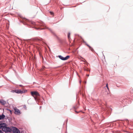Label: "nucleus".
<instances>
[{"mask_svg": "<svg viewBox=\"0 0 133 133\" xmlns=\"http://www.w3.org/2000/svg\"><path fill=\"white\" fill-rule=\"evenodd\" d=\"M39 26L41 27V26H43V27H44V28H41V29H46V28H47V27L45 25L44 23H42L40 24L39 25Z\"/></svg>", "mask_w": 133, "mask_h": 133, "instance_id": "6e6552de", "label": "nucleus"}, {"mask_svg": "<svg viewBox=\"0 0 133 133\" xmlns=\"http://www.w3.org/2000/svg\"><path fill=\"white\" fill-rule=\"evenodd\" d=\"M18 92H19V94H22L24 92L23 91H22L20 89L18 90Z\"/></svg>", "mask_w": 133, "mask_h": 133, "instance_id": "ddd939ff", "label": "nucleus"}, {"mask_svg": "<svg viewBox=\"0 0 133 133\" xmlns=\"http://www.w3.org/2000/svg\"><path fill=\"white\" fill-rule=\"evenodd\" d=\"M84 70L85 71H90V70H89L88 68H87V69H85V68H84Z\"/></svg>", "mask_w": 133, "mask_h": 133, "instance_id": "2eb2a0df", "label": "nucleus"}, {"mask_svg": "<svg viewBox=\"0 0 133 133\" xmlns=\"http://www.w3.org/2000/svg\"><path fill=\"white\" fill-rule=\"evenodd\" d=\"M9 110L10 111V112H12V111L11 110Z\"/></svg>", "mask_w": 133, "mask_h": 133, "instance_id": "aec40b11", "label": "nucleus"}, {"mask_svg": "<svg viewBox=\"0 0 133 133\" xmlns=\"http://www.w3.org/2000/svg\"><path fill=\"white\" fill-rule=\"evenodd\" d=\"M87 76H89V74H87Z\"/></svg>", "mask_w": 133, "mask_h": 133, "instance_id": "412c9836", "label": "nucleus"}, {"mask_svg": "<svg viewBox=\"0 0 133 133\" xmlns=\"http://www.w3.org/2000/svg\"><path fill=\"white\" fill-rule=\"evenodd\" d=\"M59 58L62 60L65 61L67 60L70 57V56L68 55L66 57H63L61 55H59L58 56Z\"/></svg>", "mask_w": 133, "mask_h": 133, "instance_id": "7ed1b4c3", "label": "nucleus"}, {"mask_svg": "<svg viewBox=\"0 0 133 133\" xmlns=\"http://www.w3.org/2000/svg\"><path fill=\"white\" fill-rule=\"evenodd\" d=\"M106 87H107V88L108 89V90H107V94H108V93H109V88H108V84H106Z\"/></svg>", "mask_w": 133, "mask_h": 133, "instance_id": "f8f14e48", "label": "nucleus"}, {"mask_svg": "<svg viewBox=\"0 0 133 133\" xmlns=\"http://www.w3.org/2000/svg\"><path fill=\"white\" fill-rule=\"evenodd\" d=\"M31 94L32 96L34 97L35 99L36 100L37 99L36 97L39 96V93L36 91H31Z\"/></svg>", "mask_w": 133, "mask_h": 133, "instance_id": "f03ea898", "label": "nucleus"}, {"mask_svg": "<svg viewBox=\"0 0 133 133\" xmlns=\"http://www.w3.org/2000/svg\"><path fill=\"white\" fill-rule=\"evenodd\" d=\"M50 14L53 16H54V12H52L50 11Z\"/></svg>", "mask_w": 133, "mask_h": 133, "instance_id": "dca6fc26", "label": "nucleus"}, {"mask_svg": "<svg viewBox=\"0 0 133 133\" xmlns=\"http://www.w3.org/2000/svg\"><path fill=\"white\" fill-rule=\"evenodd\" d=\"M4 126L3 128L2 131L5 132H10L12 131V129L9 127H7L6 124L5 123Z\"/></svg>", "mask_w": 133, "mask_h": 133, "instance_id": "f257e3e1", "label": "nucleus"}, {"mask_svg": "<svg viewBox=\"0 0 133 133\" xmlns=\"http://www.w3.org/2000/svg\"><path fill=\"white\" fill-rule=\"evenodd\" d=\"M40 29V28H38L37 29Z\"/></svg>", "mask_w": 133, "mask_h": 133, "instance_id": "4be33fe9", "label": "nucleus"}, {"mask_svg": "<svg viewBox=\"0 0 133 133\" xmlns=\"http://www.w3.org/2000/svg\"><path fill=\"white\" fill-rule=\"evenodd\" d=\"M0 133H4V132L0 130Z\"/></svg>", "mask_w": 133, "mask_h": 133, "instance_id": "a211bd4d", "label": "nucleus"}, {"mask_svg": "<svg viewBox=\"0 0 133 133\" xmlns=\"http://www.w3.org/2000/svg\"><path fill=\"white\" fill-rule=\"evenodd\" d=\"M41 106H40V108H41Z\"/></svg>", "mask_w": 133, "mask_h": 133, "instance_id": "b1692460", "label": "nucleus"}, {"mask_svg": "<svg viewBox=\"0 0 133 133\" xmlns=\"http://www.w3.org/2000/svg\"><path fill=\"white\" fill-rule=\"evenodd\" d=\"M74 108L75 109H77L78 108V107H74Z\"/></svg>", "mask_w": 133, "mask_h": 133, "instance_id": "f3484780", "label": "nucleus"}, {"mask_svg": "<svg viewBox=\"0 0 133 133\" xmlns=\"http://www.w3.org/2000/svg\"><path fill=\"white\" fill-rule=\"evenodd\" d=\"M19 86H20V87H22L23 86V85H19Z\"/></svg>", "mask_w": 133, "mask_h": 133, "instance_id": "6ab92c4d", "label": "nucleus"}, {"mask_svg": "<svg viewBox=\"0 0 133 133\" xmlns=\"http://www.w3.org/2000/svg\"><path fill=\"white\" fill-rule=\"evenodd\" d=\"M18 89H15L12 90L11 92L13 93L15 92L17 94H19V92H18Z\"/></svg>", "mask_w": 133, "mask_h": 133, "instance_id": "9d476101", "label": "nucleus"}, {"mask_svg": "<svg viewBox=\"0 0 133 133\" xmlns=\"http://www.w3.org/2000/svg\"><path fill=\"white\" fill-rule=\"evenodd\" d=\"M83 42L84 43H85V44L87 46H88L90 49L93 52H95V51L94 50V49L92 48L91 47V46H90L86 42H85L84 40L83 41Z\"/></svg>", "mask_w": 133, "mask_h": 133, "instance_id": "39448f33", "label": "nucleus"}, {"mask_svg": "<svg viewBox=\"0 0 133 133\" xmlns=\"http://www.w3.org/2000/svg\"><path fill=\"white\" fill-rule=\"evenodd\" d=\"M76 112H77L76 111H75Z\"/></svg>", "mask_w": 133, "mask_h": 133, "instance_id": "5701e85b", "label": "nucleus"}, {"mask_svg": "<svg viewBox=\"0 0 133 133\" xmlns=\"http://www.w3.org/2000/svg\"><path fill=\"white\" fill-rule=\"evenodd\" d=\"M5 123H0V129H2V130H3V128L4 127V126L5 124Z\"/></svg>", "mask_w": 133, "mask_h": 133, "instance_id": "1a4fd4ad", "label": "nucleus"}, {"mask_svg": "<svg viewBox=\"0 0 133 133\" xmlns=\"http://www.w3.org/2000/svg\"><path fill=\"white\" fill-rule=\"evenodd\" d=\"M5 117V116L3 114L0 115V120L4 118Z\"/></svg>", "mask_w": 133, "mask_h": 133, "instance_id": "9b49d317", "label": "nucleus"}, {"mask_svg": "<svg viewBox=\"0 0 133 133\" xmlns=\"http://www.w3.org/2000/svg\"><path fill=\"white\" fill-rule=\"evenodd\" d=\"M70 34H68V37L69 40H70V39H71V38H70Z\"/></svg>", "mask_w": 133, "mask_h": 133, "instance_id": "4468645a", "label": "nucleus"}, {"mask_svg": "<svg viewBox=\"0 0 133 133\" xmlns=\"http://www.w3.org/2000/svg\"><path fill=\"white\" fill-rule=\"evenodd\" d=\"M15 110V114L20 115L21 114V112L19 110L17 109H14Z\"/></svg>", "mask_w": 133, "mask_h": 133, "instance_id": "423d86ee", "label": "nucleus"}, {"mask_svg": "<svg viewBox=\"0 0 133 133\" xmlns=\"http://www.w3.org/2000/svg\"><path fill=\"white\" fill-rule=\"evenodd\" d=\"M12 130L13 133H20L19 130L15 127H12Z\"/></svg>", "mask_w": 133, "mask_h": 133, "instance_id": "20e7f679", "label": "nucleus"}, {"mask_svg": "<svg viewBox=\"0 0 133 133\" xmlns=\"http://www.w3.org/2000/svg\"><path fill=\"white\" fill-rule=\"evenodd\" d=\"M0 103L3 105H4L6 103V102L2 99L0 100Z\"/></svg>", "mask_w": 133, "mask_h": 133, "instance_id": "0eeeda50", "label": "nucleus"}]
</instances>
